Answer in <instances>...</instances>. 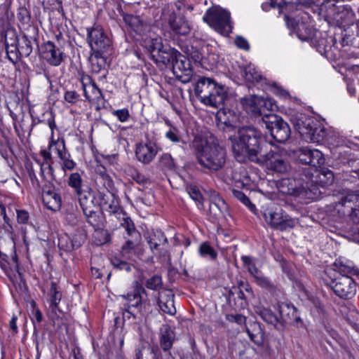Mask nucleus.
I'll use <instances>...</instances> for the list:
<instances>
[{
    "mask_svg": "<svg viewBox=\"0 0 359 359\" xmlns=\"http://www.w3.org/2000/svg\"><path fill=\"white\" fill-rule=\"evenodd\" d=\"M231 149L236 159L242 162L246 158L250 161L263 151L264 142L260 130L253 126H243L237 130V135L230 137Z\"/></svg>",
    "mask_w": 359,
    "mask_h": 359,
    "instance_id": "obj_1",
    "label": "nucleus"
},
{
    "mask_svg": "<svg viewBox=\"0 0 359 359\" xmlns=\"http://www.w3.org/2000/svg\"><path fill=\"white\" fill-rule=\"evenodd\" d=\"M198 163L210 172H217L226 163L225 149L214 141L209 142L201 136L196 135L192 142Z\"/></svg>",
    "mask_w": 359,
    "mask_h": 359,
    "instance_id": "obj_2",
    "label": "nucleus"
},
{
    "mask_svg": "<svg viewBox=\"0 0 359 359\" xmlns=\"http://www.w3.org/2000/svg\"><path fill=\"white\" fill-rule=\"evenodd\" d=\"M311 174L306 168L298 166L291 177L283 178L278 183L280 192L297 197L307 203L317 198L316 189L311 185Z\"/></svg>",
    "mask_w": 359,
    "mask_h": 359,
    "instance_id": "obj_3",
    "label": "nucleus"
},
{
    "mask_svg": "<svg viewBox=\"0 0 359 359\" xmlns=\"http://www.w3.org/2000/svg\"><path fill=\"white\" fill-rule=\"evenodd\" d=\"M196 96L203 104L215 108L223 106L227 97L224 86L218 84L214 79L202 76L194 86Z\"/></svg>",
    "mask_w": 359,
    "mask_h": 359,
    "instance_id": "obj_4",
    "label": "nucleus"
},
{
    "mask_svg": "<svg viewBox=\"0 0 359 359\" xmlns=\"http://www.w3.org/2000/svg\"><path fill=\"white\" fill-rule=\"evenodd\" d=\"M143 294L147 295L146 289L142 283L135 281L133 291L121 296L126 300L121 307L123 316L125 313H127L129 315L128 316V318L132 316L136 319L138 314L142 315L143 313L142 309L146 310L147 306L150 305L147 299H143Z\"/></svg>",
    "mask_w": 359,
    "mask_h": 359,
    "instance_id": "obj_5",
    "label": "nucleus"
},
{
    "mask_svg": "<svg viewBox=\"0 0 359 359\" xmlns=\"http://www.w3.org/2000/svg\"><path fill=\"white\" fill-rule=\"evenodd\" d=\"M241 104L249 115L254 118H261L263 123L265 116L273 114L271 112L277 107L272 99L256 95L241 98Z\"/></svg>",
    "mask_w": 359,
    "mask_h": 359,
    "instance_id": "obj_6",
    "label": "nucleus"
},
{
    "mask_svg": "<svg viewBox=\"0 0 359 359\" xmlns=\"http://www.w3.org/2000/svg\"><path fill=\"white\" fill-rule=\"evenodd\" d=\"M166 6L162 9L161 18L168 22V27L175 35L185 36L191 32V25L180 12V6Z\"/></svg>",
    "mask_w": 359,
    "mask_h": 359,
    "instance_id": "obj_7",
    "label": "nucleus"
},
{
    "mask_svg": "<svg viewBox=\"0 0 359 359\" xmlns=\"http://www.w3.org/2000/svg\"><path fill=\"white\" fill-rule=\"evenodd\" d=\"M284 150L271 149L264 154L260 153L253 162L266 167V169L278 173H285L290 168Z\"/></svg>",
    "mask_w": 359,
    "mask_h": 359,
    "instance_id": "obj_8",
    "label": "nucleus"
},
{
    "mask_svg": "<svg viewBox=\"0 0 359 359\" xmlns=\"http://www.w3.org/2000/svg\"><path fill=\"white\" fill-rule=\"evenodd\" d=\"M262 215L271 227L280 231L292 229L295 226V220L285 214L280 207L269 206L264 210Z\"/></svg>",
    "mask_w": 359,
    "mask_h": 359,
    "instance_id": "obj_9",
    "label": "nucleus"
},
{
    "mask_svg": "<svg viewBox=\"0 0 359 359\" xmlns=\"http://www.w3.org/2000/svg\"><path fill=\"white\" fill-rule=\"evenodd\" d=\"M264 124L277 142L284 143L290 137L291 130L288 123L275 114L265 116Z\"/></svg>",
    "mask_w": 359,
    "mask_h": 359,
    "instance_id": "obj_10",
    "label": "nucleus"
},
{
    "mask_svg": "<svg viewBox=\"0 0 359 359\" xmlns=\"http://www.w3.org/2000/svg\"><path fill=\"white\" fill-rule=\"evenodd\" d=\"M325 284L342 299H351L356 293V283L350 276L337 275Z\"/></svg>",
    "mask_w": 359,
    "mask_h": 359,
    "instance_id": "obj_11",
    "label": "nucleus"
},
{
    "mask_svg": "<svg viewBox=\"0 0 359 359\" xmlns=\"http://www.w3.org/2000/svg\"><path fill=\"white\" fill-rule=\"evenodd\" d=\"M203 20L217 32L222 34L229 33L231 29L230 13L222 8H211L208 9L203 17Z\"/></svg>",
    "mask_w": 359,
    "mask_h": 359,
    "instance_id": "obj_12",
    "label": "nucleus"
},
{
    "mask_svg": "<svg viewBox=\"0 0 359 359\" xmlns=\"http://www.w3.org/2000/svg\"><path fill=\"white\" fill-rule=\"evenodd\" d=\"M336 207L344 215L349 216L354 223L359 224V190L348 191Z\"/></svg>",
    "mask_w": 359,
    "mask_h": 359,
    "instance_id": "obj_13",
    "label": "nucleus"
},
{
    "mask_svg": "<svg viewBox=\"0 0 359 359\" xmlns=\"http://www.w3.org/2000/svg\"><path fill=\"white\" fill-rule=\"evenodd\" d=\"M87 32V39L92 51L111 53V40L100 26L89 28Z\"/></svg>",
    "mask_w": 359,
    "mask_h": 359,
    "instance_id": "obj_14",
    "label": "nucleus"
},
{
    "mask_svg": "<svg viewBox=\"0 0 359 359\" xmlns=\"http://www.w3.org/2000/svg\"><path fill=\"white\" fill-rule=\"evenodd\" d=\"M293 156L302 164L310 165L309 168L320 167L325 162V158L321 151L308 147H302L294 150Z\"/></svg>",
    "mask_w": 359,
    "mask_h": 359,
    "instance_id": "obj_15",
    "label": "nucleus"
},
{
    "mask_svg": "<svg viewBox=\"0 0 359 359\" xmlns=\"http://www.w3.org/2000/svg\"><path fill=\"white\" fill-rule=\"evenodd\" d=\"M65 49L55 45L52 41H47L41 44V56L50 66L59 67L67 58Z\"/></svg>",
    "mask_w": 359,
    "mask_h": 359,
    "instance_id": "obj_16",
    "label": "nucleus"
},
{
    "mask_svg": "<svg viewBox=\"0 0 359 359\" xmlns=\"http://www.w3.org/2000/svg\"><path fill=\"white\" fill-rule=\"evenodd\" d=\"M41 189L43 205L54 212L60 210L62 207L60 191L55 187L54 183H44Z\"/></svg>",
    "mask_w": 359,
    "mask_h": 359,
    "instance_id": "obj_17",
    "label": "nucleus"
},
{
    "mask_svg": "<svg viewBox=\"0 0 359 359\" xmlns=\"http://www.w3.org/2000/svg\"><path fill=\"white\" fill-rule=\"evenodd\" d=\"M278 311L280 316L278 330H284L287 324L292 325L297 327L304 325L303 320L299 316L298 311L294 305L281 303L278 305Z\"/></svg>",
    "mask_w": 359,
    "mask_h": 359,
    "instance_id": "obj_18",
    "label": "nucleus"
},
{
    "mask_svg": "<svg viewBox=\"0 0 359 359\" xmlns=\"http://www.w3.org/2000/svg\"><path fill=\"white\" fill-rule=\"evenodd\" d=\"M171 65L173 74L176 78L184 83H189L192 78L194 71L190 60L180 52L177 54Z\"/></svg>",
    "mask_w": 359,
    "mask_h": 359,
    "instance_id": "obj_19",
    "label": "nucleus"
},
{
    "mask_svg": "<svg viewBox=\"0 0 359 359\" xmlns=\"http://www.w3.org/2000/svg\"><path fill=\"white\" fill-rule=\"evenodd\" d=\"M290 121L305 141H308L313 127L318 125V121L315 118L299 113L292 116Z\"/></svg>",
    "mask_w": 359,
    "mask_h": 359,
    "instance_id": "obj_20",
    "label": "nucleus"
},
{
    "mask_svg": "<svg viewBox=\"0 0 359 359\" xmlns=\"http://www.w3.org/2000/svg\"><path fill=\"white\" fill-rule=\"evenodd\" d=\"M307 172L311 174V183L316 189L317 195L318 187H324L332 184L334 182V173L327 168H321L318 170L317 168H306Z\"/></svg>",
    "mask_w": 359,
    "mask_h": 359,
    "instance_id": "obj_21",
    "label": "nucleus"
},
{
    "mask_svg": "<svg viewBox=\"0 0 359 359\" xmlns=\"http://www.w3.org/2000/svg\"><path fill=\"white\" fill-rule=\"evenodd\" d=\"M81 82L83 90V95L87 100L100 103L104 100L101 89L98 88L91 76L88 74L81 75Z\"/></svg>",
    "mask_w": 359,
    "mask_h": 359,
    "instance_id": "obj_22",
    "label": "nucleus"
},
{
    "mask_svg": "<svg viewBox=\"0 0 359 359\" xmlns=\"http://www.w3.org/2000/svg\"><path fill=\"white\" fill-rule=\"evenodd\" d=\"M158 153V147L152 141L148 140L146 142L137 144L135 149V156L137 159L143 164H149Z\"/></svg>",
    "mask_w": 359,
    "mask_h": 359,
    "instance_id": "obj_23",
    "label": "nucleus"
},
{
    "mask_svg": "<svg viewBox=\"0 0 359 359\" xmlns=\"http://www.w3.org/2000/svg\"><path fill=\"white\" fill-rule=\"evenodd\" d=\"M111 53H102L97 51H92L89 57V62L90 63V69L93 74H102V78H106L108 73L107 58Z\"/></svg>",
    "mask_w": 359,
    "mask_h": 359,
    "instance_id": "obj_24",
    "label": "nucleus"
},
{
    "mask_svg": "<svg viewBox=\"0 0 359 359\" xmlns=\"http://www.w3.org/2000/svg\"><path fill=\"white\" fill-rule=\"evenodd\" d=\"M32 41H36V39L22 34V41L19 42L17 50L10 57V61L13 64L15 65L22 57H27L31 55L33 50Z\"/></svg>",
    "mask_w": 359,
    "mask_h": 359,
    "instance_id": "obj_25",
    "label": "nucleus"
},
{
    "mask_svg": "<svg viewBox=\"0 0 359 359\" xmlns=\"http://www.w3.org/2000/svg\"><path fill=\"white\" fill-rule=\"evenodd\" d=\"M31 118H32V123L30 126V130H33L34 127L37 124L42 123L45 125H48L49 128L51 130L50 137L53 139L54 137V130L57 128V126L55 123V116L52 111L46 110L43 112L40 116H36L33 114V113L30 112Z\"/></svg>",
    "mask_w": 359,
    "mask_h": 359,
    "instance_id": "obj_26",
    "label": "nucleus"
},
{
    "mask_svg": "<svg viewBox=\"0 0 359 359\" xmlns=\"http://www.w3.org/2000/svg\"><path fill=\"white\" fill-rule=\"evenodd\" d=\"M246 332L250 340L259 346L264 342V330L260 323L249 320L245 325Z\"/></svg>",
    "mask_w": 359,
    "mask_h": 359,
    "instance_id": "obj_27",
    "label": "nucleus"
},
{
    "mask_svg": "<svg viewBox=\"0 0 359 359\" xmlns=\"http://www.w3.org/2000/svg\"><path fill=\"white\" fill-rule=\"evenodd\" d=\"M176 340V334L169 325H163L159 332L160 349L163 351H170Z\"/></svg>",
    "mask_w": 359,
    "mask_h": 359,
    "instance_id": "obj_28",
    "label": "nucleus"
},
{
    "mask_svg": "<svg viewBox=\"0 0 359 359\" xmlns=\"http://www.w3.org/2000/svg\"><path fill=\"white\" fill-rule=\"evenodd\" d=\"M229 206L225 201L217 194L211 196L209 211L215 218L225 217L228 213Z\"/></svg>",
    "mask_w": 359,
    "mask_h": 359,
    "instance_id": "obj_29",
    "label": "nucleus"
},
{
    "mask_svg": "<svg viewBox=\"0 0 359 359\" xmlns=\"http://www.w3.org/2000/svg\"><path fill=\"white\" fill-rule=\"evenodd\" d=\"M4 38L7 57L10 60L11 55L15 53L14 51L17 50L18 45H19L16 30L13 28H7L5 30Z\"/></svg>",
    "mask_w": 359,
    "mask_h": 359,
    "instance_id": "obj_30",
    "label": "nucleus"
},
{
    "mask_svg": "<svg viewBox=\"0 0 359 359\" xmlns=\"http://www.w3.org/2000/svg\"><path fill=\"white\" fill-rule=\"evenodd\" d=\"M147 243L154 253L161 255L162 249L160 247L167 245L168 241L164 233L157 230L149 235Z\"/></svg>",
    "mask_w": 359,
    "mask_h": 359,
    "instance_id": "obj_31",
    "label": "nucleus"
},
{
    "mask_svg": "<svg viewBox=\"0 0 359 359\" xmlns=\"http://www.w3.org/2000/svg\"><path fill=\"white\" fill-rule=\"evenodd\" d=\"M173 299L174 294L171 292L166 294L158 293L156 303L163 313L170 316H174L176 313Z\"/></svg>",
    "mask_w": 359,
    "mask_h": 359,
    "instance_id": "obj_32",
    "label": "nucleus"
},
{
    "mask_svg": "<svg viewBox=\"0 0 359 359\" xmlns=\"http://www.w3.org/2000/svg\"><path fill=\"white\" fill-rule=\"evenodd\" d=\"M179 51L170 46H163L161 52L158 54V57H156L154 61L156 64L162 63L165 66H171L177 57V54H179Z\"/></svg>",
    "mask_w": 359,
    "mask_h": 359,
    "instance_id": "obj_33",
    "label": "nucleus"
},
{
    "mask_svg": "<svg viewBox=\"0 0 359 359\" xmlns=\"http://www.w3.org/2000/svg\"><path fill=\"white\" fill-rule=\"evenodd\" d=\"M79 198V205L82 211L93 208V189L89 186L84 187L81 190L76 192Z\"/></svg>",
    "mask_w": 359,
    "mask_h": 359,
    "instance_id": "obj_34",
    "label": "nucleus"
},
{
    "mask_svg": "<svg viewBox=\"0 0 359 359\" xmlns=\"http://www.w3.org/2000/svg\"><path fill=\"white\" fill-rule=\"evenodd\" d=\"M83 213L86 217V222L93 226L95 231L104 227V217L97 211L94 210L93 208L83 210Z\"/></svg>",
    "mask_w": 359,
    "mask_h": 359,
    "instance_id": "obj_35",
    "label": "nucleus"
},
{
    "mask_svg": "<svg viewBox=\"0 0 359 359\" xmlns=\"http://www.w3.org/2000/svg\"><path fill=\"white\" fill-rule=\"evenodd\" d=\"M255 313L260 316V318L266 323L272 325L278 330L279 318L274 314L269 309L262 306H257L255 308Z\"/></svg>",
    "mask_w": 359,
    "mask_h": 359,
    "instance_id": "obj_36",
    "label": "nucleus"
},
{
    "mask_svg": "<svg viewBox=\"0 0 359 359\" xmlns=\"http://www.w3.org/2000/svg\"><path fill=\"white\" fill-rule=\"evenodd\" d=\"M295 32L297 37L300 40L311 41H313L317 32L313 27L304 22L297 25V27Z\"/></svg>",
    "mask_w": 359,
    "mask_h": 359,
    "instance_id": "obj_37",
    "label": "nucleus"
},
{
    "mask_svg": "<svg viewBox=\"0 0 359 359\" xmlns=\"http://www.w3.org/2000/svg\"><path fill=\"white\" fill-rule=\"evenodd\" d=\"M150 353L153 355V359H175L170 351H163L158 346L151 348ZM136 359H144V353L139 350L136 354Z\"/></svg>",
    "mask_w": 359,
    "mask_h": 359,
    "instance_id": "obj_38",
    "label": "nucleus"
},
{
    "mask_svg": "<svg viewBox=\"0 0 359 359\" xmlns=\"http://www.w3.org/2000/svg\"><path fill=\"white\" fill-rule=\"evenodd\" d=\"M48 149L50 151H53L57 154V156L61 159L63 156H66L69 154L65 147V140L63 138H58L57 140L50 138V141L48 145Z\"/></svg>",
    "mask_w": 359,
    "mask_h": 359,
    "instance_id": "obj_39",
    "label": "nucleus"
},
{
    "mask_svg": "<svg viewBox=\"0 0 359 359\" xmlns=\"http://www.w3.org/2000/svg\"><path fill=\"white\" fill-rule=\"evenodd\" d=\"M158 167L163 172L175 171L176 169L175 159L170 154L164 153L159 157Z\"/></svg>",
    "mask_w": 359,
    "mask_h": 359,
    "instance_id": "obj_40",
    "label": "nucleus"
},
{
    "mask_svg": "<svg viewBox=\"0 0 359 359\" xmlns=\"http://www.w3.org/2000/svg\"><path fill=\"white\" fill-rule=\"evenodd\" d=\"M241 76L248 82H259L262 76L251 65L241 69Z\"/></svg>",
    "mask_w": 359,
    "mask_h": 359,
    "instance_id": "obj_41",
    "label": "nucleus"
},
{
    "mask_svg": "<svg viewBox=\"0 0 359 359\" xmlns=\"http://www.w3.org/2000/svg\"><path fill=\"white\" fill-rule=\"evenodd\" d=\"M70 238L74 250L78 249L85 243L87 233L83 228H78Z\"/></svg>",
    "mask_w": 359,
    "mask_h": 359,
    "instance_id": "obj_42",
    "label": "nucleus"
},
{
    "mask_svg": "<svg viewBox=\"0 0 359 359\" xmlns=\"http://www.w3.org/2000/svg\"><path fill=\"white\" fill-rule=\"evenodd\" d=\"M327 134L325 128L318 121V125L314 126L311 129L310 137L308 141L319 142L324 140Z\"/></svg>",
    "mask_w": 359,
    "mask_h": 359,
    "instance_id": "obj_43",
    "label": "nucleus"
},
{
    "mask_svg": "<svg viewBox=\"0 0 359 359\" xmlns=\"http://www.w3.org/2000/svg\"><path fill=\"white\" fill-rule=\"evenodd\" d=\"M198 253L203 258H208L215 260L217 257V251L210 245L208 242L202 243L198 248Z\"/></svg>",
    "mask_w": 359,
    "mask_h": 359,
    "instance_id": "obj_44",
    "label": "nucleus"
},
{
    "mask_svg": "<svg viewBox=\"0 0 359 359\" xmlns=\"http://www.w3.org/2000/svg\"><path fill=\"white\" fill-rule=\"evenodd\" d=\"M120 226L125 229L129 236L140 237V233L137 231L134 222L126 215L123 217Z\"/></svg>",
    "mask_w": 359,
    "mask_h": 359,
    "instance_id": "obj_45",
    "label": "nucleus"
},
{
    "mask_svg": "<svg viewBox=\"0 0 359 359\" xmlns=\"http://www.w3.org/2000/svg\"><path fill=\"white\" fill-rule=\"evenodd\" d=\"M163 44L161 39H151L149 41L147 48L150 54L151 60H154L156 57H158V54L161 52L163 47Z\"/></svg>",
    "mask_w": 359,
    "mask_h": 359,
    "instance_id": "obj_46",
    "label": "nucleus"
},
{
    "mask_svg": "<svg viewBox=\"0 0 359 359\" xmlns=\"http://www.w3.org/2000/svg\"><path fill=\"white\" fill-rule=\"evenodd\" d=\"M67 184L74 190L75 193L83 189L84 187H88L83 184V180L78 172H74L69 175Z\"/></svg>",
    "mask_w": 359,
    "mask_h": 359,
    "instance_id": "obj_47",
    "label": "nucleus"
},
{
    "mask_svg": "<svg viewBox=\"0 0 359 359\" xmlns=\"http://www.w3.org/2000/svg\"><path fill=\"white\" fill-rule=\"evenodd\" d=\"M41 176L45 183H53L55 180V175L53 174V168L52 165L48 163H43L40 165Z\"/></svg>",
    "mask_w": 359,
    "mask_h": 359,
    "instance_id": "obj_48",
    "label": "nucleus"
},
{
    "mask_svg": "<svg viewBox=\"0 0 359 359\" xmlns=\"http://www.w3.org/2000/svg\"><path fill=\"white\" fill-rule=\"evenodd\" d=\"M107 205L108 207L106 210L110 214L119 215L121 213L123 216L126 215V213L120 207L118 198L114 194H110V201Z\"/></svg>",
    "mask_w": 359,
    "mask_h": 359,
    "instance_id": "obj_49",
    "label": "nucleus"
},
{
    "mask_svg": "<svg viewBox=\"0 0 359 359\" xmlns=\"http://www.w3.org/2000/svg\"><path fill=\"white\" fill-rule=\"evenodd\" d=\"M144 285L149 290L159 291L163 286L162 277L155 274L146 280Z\"/></svg>",
    "mask_w": 359,
    "mask_h": 359,
    "instance_id": "obj_50",
    "label": "nucleus"
},
{
    "mask_svg": "<svg viewBox=\"0 0 359 359\" xmlns=\"http://www.w3.org/2000/svg\"><path fill=\"white\" fill-rule=\"evenodd\" d=\"M123 18L126 24L135 32H137L142 25V21L140 16L124 13Z\"/></svg>",
    "mask_w": 359,
    "mask_h": 359,
    "instance_id": "obj_51",
    "label": "nucleus"
},
{
    "mask_svg": "<svg viewBox=\"0 0 359 359\" xmlns=\"http://www.w3.org/2000/svg\"><path fill=\"white\" fill-rule=\"evenodd\" d=\"M110 194L97 191L93 195V206L104 208L110 201Z\"/></svg>",
    "mask_w": 359,
    "mask_h": 359,
    "instance_id": "obj_52",
    "label": "nucleus"
},
{
    "mask_svg": "<svg viewBox=\"0 0 359 359\" xmlns=\"http://www.w3.org/2000/svg\"><path fill=\"white\" fill-rule=\"evenodd\" d=\"M17 18L24 26H29L31 24L30 11L24 6H21L18 8Z\"/></svg>",
    "mask_w": 359,
    "mask_h": 359,
    "instance_id": "obj_53",
    "label": "nucleus"
},
{
    "mask_svg": "<svg viewBox=\"0 0 359 359\" xmlns=\"http://www.w3.org/2000/svg\"><path fill=\"white\" fill-rule=\"evenodd\" d=\"M233 196L239 200L243 205L247 206L251 211L254 212L256 209V207L254 204H252L249 199V198L241 191L233 189L232 190Z\"/></svg>",
    "mask_w": 359,
    "mask_h": 359,
    "instance_id": "obj_54",
    "label": "nucleus"
},
{
    "mask_svg": "<svg viewBox=\"0 0 359 359\" xmlns=\"http://www.w3.org/2000/svg\"><path fill=\"white\" fill-rule=\"evenodd\" d=\"M128 174L139 184L144 185L149 182V180L147 177L133 167L129 168Z\"/></svg>",
    "mask_w": 359,
    "mask_h": 359,
    "instance_id": "obj_55",
    "label": "nucleus"
},
{
    "mask_svg": "<svg viewBox=\"0 0 359 359\" xmlns=\"http://www.w3.org/2000/svg\"><path fill=\"white\" fill-rule=\"evenodd\" d=\"M187 191L190 197L195 201L201 206H203V197L199 189L195 185H188L187 187Z\"/></svg>",
    "mask_w": 359,
    "mask_h": 359,
    "instance_id": "obj_56",
    "label": "nucleus"
},
{
    "mask_svg": "<svg viewBox=\"0 0 359 359\" xmlns=\"http://www.w3.org/2000/svg\"><path fill=\"white\" fill-rule=\"evenodd\" d=\"M336 266L339 271L338 275H346L351 277L352 275L359 274V269L355 266H351L342 262H340L339 264H336Z\"/></svg>",
    "mask_w": 359,
    "mask_h": 359,
    "instance_id": "obj_57",
    "label": "nucleus"
},
{
    "mask_svg": "<svg viewBox=\"0 0 359 359\" xmlns=\"http://www.w3.org/2000/svg\"><path fill=\"white\" fill-rule=\"evenodd\" d=\"M111 263L113 265L114 268L120 271H125L126 272L131 271L133 264L121 260L120 258L117 257H114L111 258Z\"/></svg>",
    "mask_w": 359,
    "mask_h": 359,
    "instance_id": "obj_58",
    "label": "nucleus"
},
{
    "mask_svg": "<svg viewBox=\"0 0 359 359\" xmlns=\"http://www.w3.org/2000/svg\"><path fill=\"white\" fill-rule=\"evenodd\" d=\"M49 305L50 304H59L61 301L62 298V294L61 292L57 290V286L55 283L52 282L51 286L49 292Z\"/></svg>",
    "mask_w": 359,
    "mask_h": 359,
    "instance_id": "obj_59",
    "label": "nucleus"
},
{
    "mask_svg": "<svg viewBox=\"0 0 359 359\" xmlns=\"http://www.w3.org/2000/svg\"><path fill=\"white\" fill-rule=\"evenodd\" d=\"M255 280L256 283L262 288H265L269 291H273L276 290L275 285L271 282L268 278L265 277L262 273L258 276H256Z\"/></svg>",
    "mask_w": 359,
    "mask_h": 359,
    "instance_id": "obj_60",
    "label": "nucleus"
},
{
    "mask_svg": "<svg viewBox=\"0 0 359 359\" xmlns=\"http://www.w3.org/2000/svg\"><path fill=\"white\" fill-rule=\"evenodd\" d=\"M58 246L60 250L66 252L74 250V248L71 242V238L68 235H65L59 238Z\"/></svg>",
    "mask_w": 359,
    "mask_h": 359,
    "instance_id": "obj_61",
    "label": "nucleus"
},
{
    "mask_svg": "<svg viewBox=\"0 0 359 359\" xmlns=\"http://www.w3.org/2000/svg\"><path fill=\"white\" fill-rule=\"evenodd\" d=\"M165 137L174 143L183 142L180 135L179 130L175 127H171L169 130L165 133Z\"/></svg>",
    "mask_w": 359,
    "mask_h": 359,
    "instance_id": "obj_62",
    "label": "nucleus"
},
{
    "mask_svg": "<svg viewBox=\"0 0 359 359\" xmlns=\"http://www.w3.org/2000/svg\"><path fill=\"white\" fill-rule=\"evenodd\" d=\"M26 170L34 188L39 189L40 184L32 164L26 165Z\"/></svg>",
    "mask_w": 359,
    "mask_h": 359,
    "instance_id": "obj_63",
    "label": "nucleus"
},
{
    "mask_svg": "<svg viewBox=\"0 0 359 359\" xmlns=\"http://www.w3.org/2000/svg\"><path fill=\"white\" fill-rule=\"evenodd\" d=\"M226 320L230 323H236L238 325H246L247 318L241 314H227Z\"/></svg>",
    "mask_w": 359,
    "mask_h": 359,
    "instance_id": "obj_64",
    "label": "nucleus"
}]
</instances>
